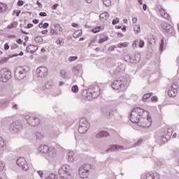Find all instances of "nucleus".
Returning <instances> with one entry per match:
<instances>
[{
    "label": "nucleus",
    "instance_id": "1",
    "mask_svg": "<svg viewBox=\"0 0 179 179\" xmlns=\"http://www.w3.org/2000/svg\"><path fill=\"white\" fill-rule=\"evenodd\" d=\"M148 115H149V112L141 108H136L131 113L130 121L133 124H138L142 119V117H148Z\"/></svg>",
    "mask_w": 179,
    "mask_h": 179
},
{
    "label": "nucleus",
    "instance_id": "2",
    "mask_svg": "<svg viewBox=\"0 0 179 179\" xmlns=\"http://www.w3.org/2000/svg\"><path fill=\"white\" fill-rule=\"evenodd\" d=\"M38 152L44 153L47 160H51L57 156V151L53 147H49L47 145H41L38 148Z\"/></svg>",
    "mask_w": 179,
    "mask_h": 179
},
{
    "label": "nucleus",
    "instance_id": "3",
    "mask_svg": "<svg viewBox=\"0 0 179 179\" xmlns=\"http://www.w3.org/2000/svg\"><path fill=\"white\" fill-rule=\"evenodd\" d=\"M72 167L70 165H62L58 171L59 179H73Z\"/></svg>",
    "mask_w": 179,
    "mask_h": 179
},
{
    "label": "nucleus",
    "instance_id": "4",
    "mask_svg": "<svg viewBox=\"0 0 179 179\" xmlns=\"http://www.w3.org/2000/svg\"><path fill=\"white\" fill-rule=\"evenodd\" d=\"M100 87L96 85L94 87H90L87 92V100H92V99H97L100 96Z\"/></svg>",
    "mask_w": 179,
    "mask_h": 179
},
{
    "label": "nucleus",
    "instance_id": "5",
    "mask_svg": "<svg viewBox=\"0 0 179 179\" xmlns=\"http://www.w3.org/2000/svg\"><path fill=\"white\" fill-rule=\"evenodd\" d=\"M127 82L128 80L126 78V77H120L117 80L113 81L112 84V87L115 90H120V89L125 87Z\"/></svg>",
    "mask_w": 179,
    "mask_h": 179
},
{
    "label": "nucleus",
    "instance_id": "6",
    "mask_svg": "<svg viewBox=\"0 0 179 179\" xmlns=\"http://www.w3.org/2000/svg\"><path fill=\"white\" fill-rule=\"evenodd\" d=\"M90 128V123L86 118H81L79 121L78 132L79 134H86Z\"/></svg>",
    "mask_w": 179,
    "mask_h": 179
},
{
    "label": "nucleus",
    "instance_id": "7",
    "mask_svg": "<svg viewBox=\"0 0 179 179\" xmlns=\"http://www.w3.org/2000/svg\"><path fill=\"white\" fill-rule=\"evenodd\" d=\"M90 165L84 164L79 168L78 176L80 178L86 179L89 176V172L90 171Z\"/></svg>",
    "mask_w": 179,
    "mask_h": 179
},
{
    "label": "nucleus",
    "instance_id": "8",
    "mask_svg": "<svg viewBox=\"0 0 179 179\" xmlns=\"http://www.w3.org/2000/svg\"><path fill=\"white\" fill-rule=\"evenodd\" d=\"M16 164L22 171H29L30 169V164L24 157H19L16 161Z\"/></svg>",
    "mask_w": 179,
    "mask_h": 179
},
{
    "label": "nucleus",
    "instance_id": "9",
    "mask_svg": "<svg viewBox=\"0 0 179 179\" xmlns=\"http://www.w3.org/2000/svg\"><path fill=\"white\" fill-rule=\"evenodd\" d=\"M12 77V73L8 68L0 71V82L6 83Z\"/></svg>",
    "mask_w": 179,
    "mask_h": 179
},
{
    "label": "nucleus",
    "instance_id": "10",
    "mask_svg": "<svg viewBox=\"0 0 179 179\" xmlns=\"http://www.w3.org/2000/svg\"><path fill=\"white\" fill-rule=\"evenodd\" d=\"M24 120L31 127H37L40 124V118L34 115H27L24 116Z\"/></svg>",
    "mask_w": 179,
    "mask_h": 179
},
{
    "label": "nucleus",
    "instance_id": "11",
    "mask_svg": "<svg viewBox=\"0 0 179 179\" xmlns=\"http://www.w3.org/2000/svg\"><path fill=\"white\" fill-rule=\"evenodd\" d=\"M138 127H143V128H149L152 125V117L150 116H143L137 124Z\"/></svg>",
    "mask_w": 179,
    "mask_h": 179
},
{
    "label": "nucleus",
    "instance_id": "12",
    "mask_svg": "<svg viewBox=\"0 0 179 179\" xmlns=\"http://www.w3.org/2000/svg\"><path fill=\"white\" fill-rule=\"evenodd\" d=\"M23 129V125L19 121L13 122L10 124L9 131L13 134H19Z\"/></svg>",
    "mask_w": 179,
    "mask_h": 179
},
{
    "label": "nucleus",
    "instance_id": "13",
    "mask_svg": "<svg viewBox=\"0 0 179 179\" xmlns=\"http://www.w3.org/2000/svg\"><path fill=\"white\" fill-rule=\"evenodd\" d=\"M26 76V70L22 66L17 67L14 72V78L17 80H22Z\"/></svg>",
    "mask_w": 179,
    "mask_h": 179
},
{
    "label": "nucleus",
    "instance_id": "14",
    "mask_svg": "<svg viewBox=\"0 0 179 179\" xmlns=\"http://www.w3.org/2000/svg\"><path fill=\"white\" fill-rule=\"evenodd\" d=\"M161 29L164 33H166L167 34H173L174 33V28L167 22H162Z\"/></svg>",
    "mask_w": 179,
    "mask_h": 179
},
{
    "label": "nucleus",
    "instance_id": "15",
    "mask_svg": "<svg viewBox=\"0 0 179 179\" xmlns=\"http://www.w3.org/2000/svg\"><path fill=\"white\" fill-rule=\"evenodd\" d=\"M101 114L106 118H111L114 115V110L108 106H104L101 108Z\"/></svg>",
    "mask_w": 179,
    "mask_h": 179
},
{
    "label": "nucleus",
    "instance_id": "16",
    "mask_svg": "<svg viewBox=\"0 0 179 179\" xmlns=\"http://www.w3.org/2000/svg\"><path fill=\"white\" fill-rule=\"evenodd\" d=\"M178 93V85L176 83H173L171 88L168 91V95L169 97H176Z\"/></svg>",
    "mask_w": 179,
    "mask_h": 179
},
{
    "label": "nucleus",
    "instance_id": "17",
    "mask_svg": "<svg viewBox=\"0 0 179 179\" xmlns=\"http://www.w3.org/2000/svg\"><path fill=\"white\" fill-rule=\"evenodd\" d=\"M156 10L157 13L162 16L164 19H166V20H169L170 19V15L166 13V10L162 7V6H157Z\"/></svg>",
    "mask_w": 179,
    "mask_h": 179
},
{
    "label": "nucleus",
    "instance_id": "18",
    "mask_svg": "<svg viewBox=\"0 0 179 179\" xmlns=\"http://www.w3.org/2000/svg\"><path fill=\"white\" fill-rule=\"evenodd\" d=\"M63 29L58 24H55L53 27H50V34L51 36H58V33H62Z\"/></svg>",
    "mask_w": 179,
    "mask_h": 179
},
{
    "label": "nucleus",
    "instance_id": "19",
    "mask_svg": "<svg viewBox=\"0 0 179 179\" xmlns=\"http://www.w3.org/2000/svg\"><path fill=\"white\" fill-rule=\"evenodd\" d=\"M36 73L39 78H44L48 73V69L45 66H40L36 69Z\"/></svg>",
    "mask_w": 179,
    "mask_h": 179
},
{
    "label": "nucleus",
    "instance_id": "20",
    "mask_svg": "<svg viewBox=\"0 0 179 179\" xmlns=\"http://www.w3.org/2000/svg\"><path fill=\"white\" fill-rule=\"evenodd\" d=\"M143 179H159L160 175L157 173H146L143 177Z\"/></svg>",
    "mask_w": 179,
    "mask_h": 179
},
{
    "label": "nucleus",
    "instance_id": "21",
    "mask_svg": "<svg viewBox=\"0 0 179 179\" xmlns=\"http://www.w3.org/2000/svg\"><path fill=\"white\" fill-rule=\"evenodd\" d=\"M125 149L124 146L118 145H112L109 147L106 152H118V150H124Z\"/></svg>",
    "mask_w": 179,
    "mask_h": 179
},
{
    "label": "nucleus",
    "instance_id": "22",
    "mask_svg": "<svg viewBox=\"0 0 179 179\" xmlns=\"http://www.w3.org/2000/svg\"><path fill=\"white\" fill-rule=\"evenodd\" d=\"M129 60L131 64H136L139 62V61H141V55L138 54V55H135V56H133V57L130 56Z\"/></svg>",
    "mask_w": 179,
    "mask_h": 179
},
{
    "label": "nucleus",
    "instance_id": "23",
    "mask_svg": "<svg viewBox=\"0 0 179 179\" xmlns=\"http://www.w3.org/2000/svg\"><path fill=\"white\" fill-rule=\"evenodd\" d=\"M110 134L106 131H100L96 133L95 137L96 138H104L108 136Z\"/></svg>",
    "mask_w": 179,
    "mask_h": 179
},
{
    "label": "nucleus",
    "instance_id": "24",
    "mask_svg": "<svg viewBox=\"0 0 179 179\" xmlns=\"http://www.w3.org/2000/svg\"><path fill=\"white\" fill-rule=\"evenodd\" d=\"M0 150L1 152L6 150V141L2 137H0Z\"/></svg>",
    "mask_w": 179,
    "mask_h": 179
},
{
    "label": "nucleus",
    "instance_id": "25",
    "mask_svg": "<svg viewBox=\"0 0 179 179\" xmlns=\"http://www.w3.org/2000/svg\"><path fill=\"white\" fill-rule=\"evenodd\" d=\"M67 159L69 163H73V162H75V153L73 152V151H69L68 152Z\"/></svg>",
    "mask_w": 179,
    "mask_h": 179
},
{
    "label": "nucleus",
    "instance_id": "26",
    "mask_svg": "<svg viewBox=\"0 0 179 179\" xmlns=\"http://www.w3.org/2000/svg\"><path fill=\"white\" fill-rule=\"evenodd\" d=\"M109 17H110V14H108V13L107 12L101 13L99 15V18L101 20V22H106V20H107Z\"/></svg>",
    "mask_w": 179,
    "mask_h": 179
},
{
    "label": "nucleus",
    "instance_id": "27",
    "mask_svg": "<svg viewBox=\"0 0 179 179\" xmlns=\"http://www.w3.org/2000/svg\"><path fill=\"white\" fill-rule=\"evenodd\" d=\"M35 136L36 138V139H43L44 138V134L40 131H36L35 133Z\"/></svg>",
    "mask_w": 179,
    "mask_h": 179
},
{
    "label": "nucleus",
    "instance_id": "28",
    "mask_svg": "<svg viewBox=\"0 0 179 179\" xmlns=\"http://www.w3.org/2000/svg\"><path fill=\"white\" fill-rule=\"evenodd\" d=\"M17 27V22H13L7 26L6 29H15V27Z\"/></svg>",
    "mask_w": 179,
    "mask_h": 179
},
{
    "label": "nucleus",
    "instance_id": "29",
    "mask_svg": "<svg viewBox=\"0 0 179 179\" xmlns=\"http://www.w3.org/2000/svg\"><path fill=\"white\" fill-rule=\"evenodd\" d=\"M53 86H54V83H52V81H48L45 84V89H52Z\"/></svg>",
    "mask_w": 179,
    "mask_h": 179
},
{
    "label": "nucleus",
    "instance_id": "30",
    "mask_svg": "<svg viewBox=\"0 0 179 179\" xmlns=\"http://www.w3.org/2000/svg\"><path fill=\"white\" fill-rule=\"evenodd\" d=\"M152 94H153V93L145 94L143 96V101H146L148 100V99H150V97H152Z\"/></svg>",
    "mask_w": 179,
    "mask_h": 179
},
{
    "label": "nucleus",
    "instance_id": "31",
    "mask_svg": "<svg viewBox=\"0 0 179 179\" xmlns=\"http://www.w3.org/2000/svg\"><path fill=\"white\" fill-rule=\"evenodd\" d=\"M73 36L75 38H78V37H80L82 36V30H78L73 34Z\"/></svg>",
    "mask_w": 179,
    "mask_h": 179
},
{
    "label": "nucleus",
    "instance_id": "32",
    "mask_svg": "<svg viewBox=\"0 0 179 179\" xmlns=\"http://www.w3.org/2000/svg\"><path fill=\"white\" fill-rule=\"evenodd\" d=\"M134 31H135L136 34L141 33V26L136 24L134 27Z\"/></svg>",
    "mask_w": 179,
    "mask_h": 179
},
{
    "label": "nucleus",
    "instance_id": "33",
    "mask_svg": "<svg viewBox=\"0 0 179 179\" xmlns=\"http://www.w3.org/2000/svg\"><path fill=\"white\" fill-rule=\"evenodd\" d=\"M62 78H64V79H66L68 78V72L66 70H62L60 71Z\"/></svg>",
    "mask_w": 179,
    "mask_h": 179
},
{
    "label": "nucleus",
    "instance_id": "34",
    "mask_svg": "<svg viewBox=\"0 0 179 179\" xmlns=\"http://www.w3.org/2000/svg\"><path fill=\"white\" fill-rule=\"evenodd\" d=\"M102 2L105 6H111V0H102Z\"/></svg>",
    "mask_w": 179,
    "mask_h": 179
},
{
    "label": "nucleus",
    "instance_id": "35",
    "mask_svg": "<svg viewBox=\"0 0 179 179\" xmlns=\"http://www.w3.org/2000/svg\"><path fill=\"white\" fill-rule=\"evenodd\" d=\"M118 48H122L124 47H128V43L127 42H124V43H120L117 44Z\"/></svg>",
    "mask_w": 179,
    "mask_h": 179
},
{
    "label": "nucleus",
    "instance_id": "36",
    "mask_svg": "<svg viewBox=\"0 0 179 179\" xmlns=\"http://www.w3.org/2000/svg\"><path fill=\"white\" fill-rule=\"evenodd\" d=\"M108 36H105V37H101L99 39V44H103V43H104V41H108Z\"/></svg>",
    "mask_w": 179,
    "mask_h": 179
},
{
    "label": "nucleus",
    "instance_id": "37",
    "mask_svg": "<svg viewBox=\"0 0 179 179\" xmlns=\"http://www.w3.org/2000/svg\"><path fill=\"white\" fill-rule=\"evenodd\" d=\"M33 47H36V49L35 50H31V48H33ZM27 48V50H31L30 52H36V51H37V50H38V48L37 46H34L33 45H30Z\"/></svg>",
    "mask_w": 179,
    "mask_h": 179
},
{
    "label": "nucleus",
    "instance_id": "38",
    "mask_svg": "<svg viewBox=\"0 0 179 179\" xmlns=\"http://www.w3.org/2000/svg\"><path fill=\"white\" fill-rule=\"evenodd\" d=\"M71 90L73 93H78V92H79V87H78V85H73L71 87Z\"/></svg>",
    "mask_w": 179,
    "mask_h": 179
},
{
    "label": "nucleus",
    "instance_id": "39",
    "mask_svg": "<svg viewBox=\"0 0 179 179\" xmlns=\"http://www.w3.org/2000/svg\"><path fill=\"white\" fill-rule=\"evenodd\" d=\"M56 178H57V175H55V173H50L45 179H56Z\"/></svg>",
    "mask_w": 179,
    "mask_h": 179
},
{
    "label": "nucleus",
    "instance_id": "40",
    "mask_svg": "<svg viewBox=\"0 0 179 179\" xmlns=\"http://www.w3.org/2000/svg\"><path fill=\"white\" fill-rule=\"evenodd\" d=\"M34 40L36 43H43V39L41 36H36Z\"/></svg>",
    "mask_w": 179,
    "mask_h": 179
},
{
    "label": "nucleus",
    "instance_id": "41",
    "mask_svg": "<svg viewBox=\"0 0 179 179\" xmlns=\"http://www.w3.org/2000/svg\"><path fill=\"white\" fill-rule=\"evenodd\" d=\"M164 45V38H162V39L161 40V43L159 45V50L160 51H163Z\"/></svg>",
    "mask_w": 179,
    "mask_h": 179
},
{
    "label": "nucleus",
    "instance_id": "42",
    "mask_svg": "<svg viewBox=\"0 0 179 179\" xmlns=\"http://www.w3.org/2000/svg\"><path fill=\"white\" fill-rule=\"evenodd\" d=\"M5 10H6V6L5 4L0 3V13L5 12Z\"/></svg>",
    "mask_w": 179,
    "mask_h": 179
},
{
    "label": "nucleus",
    "instance_id": "43",
    "mask_svg": "<svg viewBox=\"0 0 179 179\" xmlns=\"http://www.w3.org/2000/svg\"><path fill=\"white\" fill-rule=\"evenodd\" d=\"M166 135L167 136H169V137L171 136V135H173V129L168 128Z\"/></svg>",
    "mask_w": 179,
    "mask_h": 179
},
{
    "label": "nucleus",
    "instance_id": "44",
    "mask_svg": "<svg viewBox=\"0 0 179 179\" xmlns=\"http://www.w3.org/2000/svg\"><path fill=\"white\" fill-rule=\"evenodd\" d=\"M5 169V163L2 161H0V173L2 172L3 170Z\"/></svg>",
    "mask_w": 179,
    "mask_h": 179
},
{
    "label": "nucleus",
    "instance_id": "45",
    "mask_svg": "<svg viewBox=\"0 0 179 179\" xmlns=\"http://www.w3.org/2000/svg\"><path fill=\"white\" fill-rule=\"evenodd\" d=\"M145 45V41L143 40H140L138 42V47L140 48H143V46Z\"/></svg>",
    "mask_w": 179,
    "mask_h": 179
},
{
    "label": "nucleus",
    "instance_id": "46",
    "mask_svg": "<svg viewBox=\"0 0 179 179\" xmlns=\"http://www.w3.org/2000/svg\"><path fill=\"white\" fill-rule=\"evenodd\" d=\"M76 59H78V57H76V56H71V57H69V62L76 61Z\"/></svg>",
    "mask_w": 179,
    "mask_h": 179
},
{
    "label": "nucleus",
    "instance_id": "47",
    "mask_svg": "<svg viewBox=\"0 0 179 179\" xmlns=\"http://www.w3.org/2000/svg\"><path fill=\"white\" fill-rule=\"evenodd\" d=\"M101 29V27H97L96 28L92 29V33H95V34L99 33V31H100Z\"/></svg>",
    "mask_w": 179,
    "mask_h": 179
},
{
    "label": "nucleus",
    "instance_id": "48",
    "mask_svg": "<svg viewBox=\"0 0 179 179\" xmlns=\"http://www.w3.org/2000/svg\"><path fill=\"white\" fill-rule=\"evenodd\" d=\"M37 174L41 177V179L44 178V172L43 171H38Z\"/></svg>",
    "mask_w": 179,
    "mask_h": 179
},
{
    "label": "nucleus",
    "instance_id": "49",
    "mask_svg": "<svg viewBox=\"0 0 179 179\" xmlns=\"http://www.w3.org/2000/svg\"><path fill=\"white\" fill-rule=\"evenodd\" d=\"M118 23H120V18H116V19H114L112 22V24H118Z\"/></svg>",
    "mask_w": 179,
    "mask_h": 179
},
{
    "label": "nucleus",
    "instance_id": "50",
    "mask_svg": "<svg viewBox=\"0 0 179 179\" xmlns=\"http://www.w3.org/2000/svg\"><path fill=\"white\" fill-rule=\"evenodd\" d=\"M138 47V40L134 41V42L132 44V48H136Z\"/></svg>",
    "mask_w": 179,
    "mask_h": 179
},
{
    "label": "nucleus",
    "instance_id": "51",
    "mask_svg": "<svg viewBox=\"0 0 179 179\" xmlns=\"http://www.w3.org/2000/svg\"><path fill=\"white\" fill-rule=\"evenodd\" d=\"M24 3V2L23 1H22V0H19L17 1L18 6H23Z\"/></svg>",
    "mask_w": 179,
    "mask_h": 179
},
{
    "label": "nucleus",
    "instance_id": "52",
    "mask_svg": "<svg viewBox=\"0 0 179 179\" xmlns=\"http://www.w3.org/2000/svg\"><path fill=\"white\" fill-rule=\"evenodd\" d=\"M58 6H59V4L55 3V5L52 6V9L53 10H57V8H58Z\"/></svg>",
    "mask_w": 179,
    "mask_h": 179
},
{
    "label": "nucleus",
    "instance_id": "53",
    "mask_svg": "<svg viewBox=\"0 0 179 179\" xmlns=\"http://www.w3.org/2000/svg\"><path fill=\"white\" fill-rule=\"evenodd\" d=\"M142 142H143V140H141V139L138 140V141L135 143L136 146H139V145H141Z\"/></svg>",
    "mask_w": 179,
    "mask_h": 179
},
{
    "label": "nucleus",
    "instance_id": "54",
    "mask_svg": "<svg viewBox=\"0 0 179 179\" xmlns=\"http://www.w3.org/2000/svg\"><path fill=\"white\" fill-rule=\"evenodd\" d=\"M39 16H41L42 17H45V16H47V13L45 12H41L39 13Z\"/></svg>",
    "mask_w": 179,
    "mask_h": 179
},
{
    "label": "nucleus",
    "instance_id": "55",
    "mask_svg": "<svg viewBox=\"0 0 179 179\" xmlns=\"http://www.w3.org/2000/svg\"><path fill=\"white\" fill-rule=\"evenodd\" d=\"M57 44H58V45H62V40L58 38L57 40Z\"/></svg>",
    "mask_w": 179,
    "mask_h": 179
},
{
    "label": "nucleus",
    "instance_id": "56",
    "mask_svg": "<svg viewBox=\"0 0 179 179\" xmlns=\"http://www.w3.org/2000/svg\"><path fill=\"white\" fill-rule=\"evenodd\" d=\"M48 26H50V24H49L48 23H47V22H45V23L43 24V25L42 26V27H43V29H47V28L48 27Z\"/></svg>",
    "mask_w": 179,
    "mask_h": 179
},
{
    "label": "nucleus",
    "instance_id": "57",
    "mask_svg": "<svg viewBox=\"0 0 179 179\" xmlns=\"http://www.w3.org/2000/svg\"><path fill=\"white\" fill-rule=\"evenodd\" d=\"M19 108V106H17V104L15 103L13 106H12V109L13 110H17V108Z\"/></svg>",
    "mask_w": 179,
    "mask_h": 179
},
{
    "label": "nucleus",
    "instance_id": "58",
    "mask_svg": "<svg viewBox=\"0 0 179 179\" xmlns=\"http://www.w3.org/2000/svg\"><path fill=\"white\" fill-rule=\"evenodd\" d=\"M31 27H33V24L29 23L27 24V27H25V29H31Z\"/></svg>",
    "mask_w": 179,
    "mask_h": 179
},
{
    "label": "nucleus",
    "instance_id": "59",
    "mask_svg": "<svg viewBox=\"0 0 179 179\" xmlns=\"http://www.w3.org/2000/svg\"><path fill=\"white\" fill-rule=\"evenodd\" d=\"M152 101H157V96H154L151 98Z\"/></svg>",
    "mask_w": 179,
    "mask_h": 179
},
{
    "label": "nucleus",
    "instance_id": "60",
    "mask_svg": "<svg viewBox=\"0 0 179 179\" xmlns=\"http://www.w3.org/2000/svg\"><path fill=\"white\" fill-rule=\"evenodd\" d=\"M115 48V46L112 45V46L109 47L108 50H109V51H114Z\"/></svg>",
    "mask_w": 179,
    "mask_h": 179
},
{
    "label": "nucleus",
    "instance_id": "61",
    "mask_svg": "<svg viewBox=\"0 0 179 179\" xmlns=\"http://www.w3.org/2000/svg\"><path fill=\"white\" fill-rule=\"evenodd\" d=\"M24 53L23 52H20L19 55H16V54H15V55H13V57H17V55L22 56V55H24Z\"/></svg>",
    "mask_w": 179,
    "mask_h": 179
},
{
    "label": "nucleus",
    "instance_id": "62",
    "mask_svg": "<svg viewBox=\"0 0 179 179\" xmlns=\"http://www.w3.org/2000/svg\"><path fill=\"white\" fill-rule=\"evenodd\" d=\"M8 48H9V45H8V43H6L4 45V50H8Z\"/></svg>",
    "mask_w": 179,
    "mask_h": 179
},
{
    "label": "nucleus",
    "instance_id": "63",
    "mask_svg": "<svg viewBox=\"0 0 179 179\" xmlns=\"http://www.w3.org/2000/svg\"><path fill=\"white\" fill-rule=\"evenodd\" d=\"M17 47L19 46L17 44H15L13 46H11V50H15V48H17Z\"/></svg>",
    "mask_w": 179,
    "mask_h": 179
},
{
    "label": "nucleus",
    "instance_id": "64",
    "mask_svg": "<svg viewBox=\"0 0 179 179\" xmlns=\"http://www.w3.org/2000/svg\"><path fill=\"white\" fill-rule=\"evenodd\" d=\"M132 22H133V23H136V22H138V18H136V17H133V18H132Z\"/></svg>",
    "mask_w": 179,
    "mask_h": 179
}]
</instances>
